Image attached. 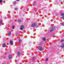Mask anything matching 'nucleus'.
I'll return each instance as SVG.
<instances>
[{"label": "nucleus", "instance_id": "obj_15", "mask_svg": "<svg viewBox=\"0 0 64 64\" xmlns=\"http://www.w3.org/2000/svg\"><path fill=\"white\" fill-rule=\"evenodd\" d=\"M61 24H62V26H64V22H62Z\"/></svg>", "mask_w": 64, "mask_h": 64}, {"label": "nucleus", "instance_id": "obj_1", "mask_svg": "<svg viewBox=\"0 0 64 64\" xmlns=\"http://www.w3.org/2000/svg\"><path fill=\"white\" fill-rule=\"evenodd\" d=\"M36 26V22H33L32 24L31 27L32 28L33 27H35Z\"/></svg>", "mask_w": 64, "mask_h": 64}, {"label": "nucleus", "instance_id": "obj_11", "mask_svg": "<svg viewBox=\"0 0 64 64\" xmlns=\"http://www.w3.org/2000/svg\"><path fill=\"white\" fill-rule=\"evenodd\" d=\"M2 46H3V47H5V46H6V44H2Z\"/></svg>", "mask_w": 64, "mask_h": 64}, {"label": "nucleus", "instance_id": "obj_21", "mask_svg": "<svg viewBox=\"0 0 64 64\" xmlns=\"http://www.w3.org/2000/svg\"><path fill=\"white\" fill-rule=\"evenodd\" d=\"M42 42H40V45H41V44H42Z\"/></svg>", "mask_w": 64, "mask_h": 64}, {"label": "nucleus", "instance_id": "obj_3", "mask_svg": "<svg viewBox=\"0 0 64 64\" xmlns=\"http://www.w3.org/2000/svg\"><path fill=\"white\" fill-rule=\"evenodd\" d=\"M24 28V26L22 25L20 26V30H23V29Z\"/></svg>", "mask_w": 64, "mask_h": 64}, {"label": "nucleus", "instance_id": "obj_14", "mask_svg": "<svg viewBox=\"0 0 64 64\" xmlns=\"http://www.w3.org/2000/svg\"><path fill=\"white\" fill-rule=\"evenodd\" d=\"M48 60V58H46V61L47 62V61Z\"/></svg>", "mask_w": 64, "mask_h": 64}, {"label": "nucleus", "instance_id": "obj_23", "mask_svg": "<svg viewBox=\"0 0 64 64\" xmlns=\"http://www.w3.org/2000/svg\"><path fill=\"white\" fill-rule=\"evenodd\" d=\"M17 1H18L19 0H16Z\"/></svg>", "mask_w": 64, "mask_h": 64}, {"label": "nucleus", "instance_id": "obj_20", "mask_svg": "<svg viewBox=\"0 0 64 64\" xmlns=\"http://www.w3.org/2000/svg\"><path fill=\"white\" fill-rule=\"evenodd\" d=\"M16 36H19V34H16Z\"/></svg>", "mask_w": 64, "mask_h": 64}, {"label": "nucleus", "instance_id": "obj_9", "mask_svg": "<svg viewBox=\"0 0 64 64\" xmlns=\"http://www.w3.org/2000/svg\"><path fill=\"white\" fill-rule=\"evenodd\" d=\"M11 32H10L8 34V36H10V35H11Z\"/></svg>", "mask_w": 64, "mask_h": 64}, {"label": "nucleus", "instance_id": "obj_5", "mask_svg": "<svg viewBox=\"0 0 64 64\" xmlns=\"http://www.w3.org/2000/svg\"><path fill=\"white\" fill-rule=\"evenodd\" d=\"M38 49L40 51H42V50H43V48H42V47H39Z\"/></svg>", "mask_w": 64, "mask_h": 64}, {"label": "nucleus", "instance_id": "obj_8", "mask_svg": "<svg viewBox=\"0 0 64 64\" xmlns=\"http://www.w3.org/2000/svg\"><path fill=\"white\" fill-rule=\"evenodd\" d=\"M42 40L43 41H46V38H43Z\"/></svg>", "mask_w": 64, "mask_h": 64}, {"label": "nucleus", "instance_id": "obj_6", "mask_svg": "<svg viewBox=\"0 0 64 64\" xmlns=\"http://www.w3.org/2000/svg\"><path fill=\"white\" fill-rule=\"evenodd\" d=\"M8 58L9 59H11L12 58V56L11 55H10L8 57Z\"/></svg>", "mask_w": 64, "mask_h": 64}, {"label": "nucleus", "instance_id": "obj_25", "mask_svg": "<svg viewBox=\"0 0 64 64\" xmlns=\"http://www.w3.org/2000/svg\"><path fill=\"white\" fill-rule=\"evenodd\" d=\"M62 41H63V40H62Z\"/></svg>", "mask_w": 64, "mask_h": 64}, {"label": "nucleus", "instance_id": "obj_16", "mask_svg": "<svg viewBox=\"0 0 64 64\" xmlns=\"http://www.w3.org/2000/svg\"><path fill=\"white\" fill-rule=\"evenodd\" d=\"M60 15H61V16H64V14H60Z\"/></svg>", "mask_w": 64, "mask_h": 64}, {"label": "nucleus", "instance_id": "obj_17", "mask_svg": "<svg viewBox=\"0 0 64 64\" xmlns=\"http://www.w3.org/2000/svg\"><path fill=\"white\" fill-rule=\"evenodd\" d=\"M2 2V0H0V3Z\"/></svg>", "mask_w": 64, "mask_h": 64}, {"label": "nucleus", "instance_id": "obj_24", "mask_svg": "<svg viewBox=\"0 0 64 64\" xmlns=\"http://www.w3.org/2000/svg\"><path fill=\"white\" fill-rule=\"evenodd\" d=\"M5 54H7V53H6Z\"/></svg>", "mask_w": 64, "mask_h": 64}, {"label": "nucleus", "instance_id": "obj_12", "mask_svg": "<svg viewBox=\"0 0 64 64\" xmlns=\"http://www.w3.org/2000/svg\"><path fill=\"white\" fill-rule=\"evenodd\" d=\"M20 53L18 52V56H20Z\"/></svg>", "mask_w": 64, "mask_h": 64}, {"label": "nucleus", "instance_id": "obj_13", "mask_svg": "<svg viewBox=\"0 0 64 64\" xmlns=\"http://www.w3.org/2000/svg\"><path fill=\"white\" fill-rule=\"evenodd\" d=\"M13 3L14 5H15L16 4V1H14L13 2Z\"/></svg>", "mask_w": 64, "mask_h": 64}, {"label": "nucleus", "instance_id": "obj_22", "mask_svg": "<svg viewBox=\"0 0 64 64\" xmlns=\"http://www.w3.org/2000/svg\"><path fill=\"white\" fill-rule=\"evenodd\" d=\"M12 29H14V26H12Z\"/></svg>", "mask_w": 64, "mask_h": 64}, {"label": "nucleus", "instance_id": "obj_18", "mask_svg": "<svg viewBox=\"0 0 64 64\" xmlns=\"http://www.w3.org/2000/svg\"><path fill=\"white\" fill-rule=\"evenodd\" d=\"M62 19L64 20V16L63 17H62Z\"/></svg>", "mask_w": 64, "mask_h": 64}, {"label": "nucleus", "instance_id": "obj_4", "mask_svg": "<svg viewBox=\"0 0 64 64\" xmlns=\"http://www.w3.org/2000/svg\"><path fill=\"white\" fill-rule=\"evenodd\" d=\"M10 43L11 45H13V42L12 40H10Z\"/></svg>", "mask_w": 64, "mask_h": 64}, {"label": "nucleus", "instance_id": "obj_10", "mask_svg": "<svg viewBox=\"0 0 64 64\" xmlns=\"http://www.w3.org/2000/svg\"><path fill=\"white\" fill-rule=\"evenodd\" d=\"M19 42L20 43H21L22 42V40L21 39H20L19 40Z\"/></svg>", "mask_w": 64, "mask_h": 64}, {"label": "nucleus", "instance_id": "obj_7", "mask_svg": "<svg viewBox=\"0 0 64 64\" xmlns=\"http://www.w3.org/2000/svg\"><path fill=\"white\" fill-rule=\"evenodd\" d=\"M60 47L61 48H63L64 47V43H63L62 44V45L60 46Z\"/></svg>", "mask_w": 64, "mask_h": 64}, {"label": "nucleus", "instance_id": "obj_2", "mask_svg": "<svg viewBox=\"0 0 64 64\" xmlns=\"http://www.w3.org/2000/svg\"><path fill=\"white\" fill-rule=\"evenodd\" d=\"M55 30V28H54L52 27L51 28V30L50 31V32H52L53 31H54V30Z\"/></svg>", "mask_w": 64, "mask_h": 64}, {"label": "nucleus", "instance_id": "obj_19", "mask_svg": "<svg viewBox=\"0 0 64 64\" xmlns=\"http://www.w3.org/2000/svg\"><path fill=\"white\" fill-rule=\"evenodd\" d=\"M18 22H21V20H18Z\"/></svg>", "mask_w": 64, "mask_h": 64}]
</instances>
